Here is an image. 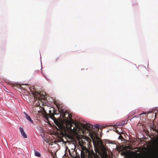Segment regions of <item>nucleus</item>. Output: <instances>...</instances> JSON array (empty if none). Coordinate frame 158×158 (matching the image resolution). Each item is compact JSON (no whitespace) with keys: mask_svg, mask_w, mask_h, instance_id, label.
Wrapping results in <instances>:
<instances>
[{"mask_svg":"<svg viewBox=\"0 0 158 158\" xmlns=\"http://www.w3.org/2000/svg\"><path fill=\"white\" fill-rule=\"evenodd\" d=\"M54 122L58 128L57 129L61 131H65L67 130L74 134H77V129H75L74 127H72V124L75 125L77 128L80 129L77 123L73 121L71 118H66L63 120H56L54 121Z\"/></svg>","mask_w":158,"mask_h":158,"instance_id":"obj_1","label":"nucleus"},{"mask_svg":"<svg viewBox=\"0 0 158 158\" xmlns=\"http://www.w3.org/2000/svg\"><path fill=\"white\" fill-rule=\"evenodd\" d=\"M94 147L98 149H101L102 154H101L102 158H107L108 155L106 151V148L102 144V142L98 137L96 136L94 139L92 138Z\"/></svg>","mask_w":158,"mask_h":158,"instance_id":"obj_2","label":"nucleus"},{"mask_svg":"<svg viewBox=\"0 0 158 158\" xmlns=\"http://www.w3.org/2000/svg\"><path fill=\"white\" fill-rule=\"evenodd\" d=\"M19 130L21 132V135L23 136V137L25 138H26L27 137V134L24 132L23 129L21 127H19Z\"/></svg>","mask_w":158,"mask_h":158,"instance_id":"obj_3","label":"nucleus"},{"mask_svg":"<svg viewBox=\"0 0 158 158\" xmlns=\"http://www.w3.org/2000/svg\"><path fill=\"white\" fill-rule=\"evenodd\" d=\"M24 114L25 116V118L26 119L31 123H33V121L31 119L30 117L26 113L24 112Z\"/></svg>","mask_w":158,"mask_h":158,"instance_id":"obj_4","label":"nucleus"},{"mask_svg":"<svg viewBox=\"0 0 158 158\" xmlns=\"http://www.w3.org/2000/svg\"><path fill=\"white\" fill-rule=\"evenodd\" d=\"M81 127L83 128L88 130H89V124H84L81 123Z\"/></svg>","mask_w":158,"mask_h":158,"instance_id":"obj_5","label":"nucleus"},{"mask_svg":"<svg viewBox=\"0 0 158 158\" xmlns=\"http://www.w3.org/2000/svg\"><path fill=\"white\" fill-rule=\"evenodd\" d=\"M34 153L35 155L36 156L40 157L41 156L40 153L36 151H35Z\"/></svg>","mask_w":158,"mask_h":158,"instance_id":"obj_6","label":"nucleus"},{"mask_svg":"<svg viewBox=\"0 0 158 158\" xmlns=\"http://www.w3.org/2000/svg\"><path fill=\"white\" fill-rule=\"evenodd\" d=\"M110 144H112L114 145V148H117V145L115 143H113L112 142L110 143Z\"/></svg>","mask_w":158,"mask_h":158,"instance_id":"obj_7","label":"nucleus"},{"mask_svg":"<svg viewBox=\"0 0 158 158\" xmlns=\"http://www.w3.org/2000/svg\"><path fill=\"white\" fill-rule=\"evenodd\" d=\"M92 127L94 126L96 128H97L99 127V126L98 124H96L94 125V126H92Z\"/></svg>","mask_w":158,"mask_h":158,"instance_id":"obj_8","label":"nucleus"},{"mask_svg":"<svg viewBox=\"0 0 158 158\" xmlns=\"http://www.w3.org/2000/svg\"><path fill=\"white\" fill-rule=\"evenodd\" d=\"M156 145V147L158 148V138L157 139Z\"/></svg>","mask_w":158,"mask_h":158,"instance_id":"obj_9","label":"nucleus"},{"mask_svg":"<svg viewBox=\"0 0 158 158\" xmlns=\"http://www.w3.org/2000/svg\"><path fill=\"white\" fill-rule=\"evenodd\" d=\"M148 113V112H146V113H142V114H139V115H141V114H147Z\"/></svg>","mask_w":158,"mask_h":158,"instance_id":"obj_10","label":"nucleus"},{"mask_svg":"<svg viewBox=\"0 0 158 158\" xmlns=\"http://www.w3.org/2000/svg\"><path fill=\"white\" fill-rule=\"evenodd\" d=\"M125 124V123H122V124H120V125H123V124Z\"/></svg>","mask_w":158,"mask_h":158,"instance_id":"obj_11","label":"nucleus"},{"mask_svg":"<svg viewBox=\"0 0 158 158\" xmlns=\"http://www.w3.org/2000/svg\"><path fill=\"white\" fill-rule=\"evenodd\" d=\"M45 78H46V80H48V78H46V77H45Z\"/></svg>","mask_w":158,"mask_h":158,"instance_id":"obj_12","label":"nucleus"}]
</instances>
